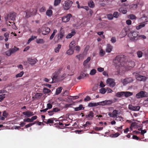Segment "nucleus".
<instances>
[{
    "mask_svg": "<svg viewBox=\"0 0 148 148\" xmlns=\"http://www.w3.org/2000/svg\"><path fill=\"white\" fill-rule=\"evenodd\" d=\"M46 10V8L45 7H42L39 10V11L40 12H44Z\"/></svg>",
    "mask_w": 148,
    "mask_h": 148,
    "instance_id": "obj_57",
    "label": "nucleus"
},
{
    "mask_svg": "<svg viewBox=\"0 0 148 148\" xmlns=\"http://www.w3.org/2000/svg\"><path fill=\"white\" fill-rule=\"evenodd\" d=\"M75 42L74 41H73L69 45V47L72 48V47L74 48V47L75 46Z\"/></svg>",
    "mask_w": 148,
    "mask_h": 148,
    "instance_id": "obj_43",
    "label": "nucleus"
},
{
    "mask_svg": "<svg viewBox=\"0 0 148 148\" xmlns=\"http://www.w3.org/2000/svg\"><path fill=\"white\" fill-rule=\"evenodd\" d=\"M47 108H48V109H50L52 108V105L51 104L49 103H47Z\"/></svg>",
    "mask_w": 148,
    "mask_h": 148,
    "instance_id": "obj_64",
    "label": "nucleus"
},
{
    "mask_svg": "<svg viewBox=\"0 0 148 148\" xmlns=\"http://www.w3.org/2000/svg\"><path fill=\"white\" fill-rule=\"evenodd\" d=\"M50 31V29L48 27H44L42 29V33L46 35L48 34Z\"/></svg>",
    "mask_w": 148,
    "mask_h": 148,
    "instance_id": "obj_14",
    "label": "nucleus"
},
{
    "mask_svg": "<svg viewBox=\"0 0 148 148\" xmlns=\"http://www.w3.org/2000/svg\"><path fill=\"white\" fill-rule=\"evenodd\" d=\"M36 38L37 36H32L29 39L27 43L28 44L30 43L31 41L33 40L34 39Z\"/></svg>",
    "mask_w": 148,
    "mask_h": 148,
    "instance_id": "obj_33",
    "label": "nucleus"
},
{
    "mask_svg": "<svg viewBox=\"0 0 148 148\" xmlns=\"http://www.w3.org/2000/svg\"><path fill=\"white\" fill-rule=\"evenodd\" d=\"M107 18L109 20H111L113 18V15L111 14H109L107 15Z\"/></svg>",
    "mask_w": 148,
    "mask_h": 148,
    "instance_id": "obj_44",
    "label": "nucleus"
},
{
    "mask_svg": "<svg viewBox=\"0 0 148 148\" xmlns=\"http://www.w3.org/2000/svg\"><path fill=\"white\" fill-rule=\"evenodd\" d=\"M100 102H98L97 103H92L90 102L88 104V106L90 107H92L96 106H100Z\"/></svg>",
    "mask_w": 148,
    "mask_h": 148,
    "instance_id": "obj_25",
    "label": "nucleus"
},
{
    "mask_svg": "<svg viewBox=\"0 0 148 148\" xmlns=\"http://www.w3.org/2000/svg\"><path fill=\"white\" fill-rule=\"evenodd\" d=\"M57 32V31L56 29H54L53 30V33H52L50 37V40H52L53 39L56 34V33Z\"/></svg>",
    "mask_w": 148,
    "mask_h": 148,
    "instance_id": "obj_32",
    "label": "nucleus"
},
{
    "mask_svg": "<svg viewBox=\"0 0 148 148\" xmlns=\"http://www.w3.org/2000/svg\"><path fill=\"white\" fill-rule=\"evenodd\" d=\"M16 14L15 12H11L10 13L5 16V18L6 21L10 19L12 21L15 19Z\"/></svg>",
    "mask_w": 148,
    "mask_h": 148,
    "instance_id": "obj_6",
    "label": "nucleus"
},
{
    "mask_svg": "<svg viewBox=\"0 0 148 148\" xmlns=\"http://www.w3.org/2000/svg\"><path fill=\"white\" fill-rule=\"evenodd\" d=\"M100 92L102 94H105L106 92V89L103 88H102L101 89H100Z\"/></svg>",
    "mask_w": 148,
    "mask_h": 148,
    "instance_id": "obj_48",
    "label": "nucleus"
},
{
    "mask_svg": "<svg viewBox=\"0 0 148 148\" xmlns=\"http://www.w3.org/2000/svg\"><path fill=\"white\" fill-rule=\"evenodd\" d=\"M19 49V48L14 47L13 48H10L5 52L6 55L8 56H10L12 54L15 53Z\"/></svg>",
    "mask_w": 148,
    "mask_h": 148,
    "instance_id": "obj_5",
    "label": "nucleus"
},
{
    "mask_svg": "<svg viewBox=\"0 0 148 148\" xmlns=\"http://www.w3.org/2000/svg\"><path fill=\"white\" fill-rule=\"evenodd\" d=\"M85 117L88 120H92L94 117V113L92 111H90L88 114L85 115Z\"/></svg>",
    "mask_w": 148,
    "mask_h": 148,
    "instance_id": "obj_19",
    "label": "nucleus"
},
{
    "mask_svg": "<svg viewBox=\"0 0 148 148\" xmlns=\"http://www.w3.org/2000/svg\"><path fill=\"white\" fill-rule=\"evenodd\" d=\"M107 84H109L110 86L112 87H114L115 85V83L113 79L111 78H108L106 81Z\"/></svg>",
    "mask_w": 148,
    "mask_h": 148,
    "instance_id": "obj_17",
    "label": "nucleus"
},
{
    "mask_svg": "<svg viewBox=\"0 0 148 148\" xmlns=\"http://www.w3.org/2000/svg\"><path fill=\"white\" fill-rule=\"evenodd\" d=\"M133 75L134 76L136 80L140 82H145L148 78V77L145 75H140L137 72L133 73Z\"/></svg>",
    "mask_w": 148,
    "mask_h": 148,
    "instance_id": "obj_1",
    "label": "nucleus"
},
{
    "mask_svg": "<svg viewBox=\"0 0 148 148\" xmlns=\"http://www.w3.org/2000/svg\"><path fill=\"white\" fill-rule=\"evenodd\" d=\"M97 70L99 72H102L104 71V69L103 68L100 67L97 68Z\"/></svg>",
    "mask_w": 148,
    "mask_h": 148,
    "instance_id": "obj_62",
    "label": "nucleus"
},
{
    "mask_svg": "<svg viewBox=\"0 0 148 148\" xmlns=\"http://www.w3.org/2000/svg\"><path fill=\"white\" fill-rule=\"evenodd\" d=\"M66 75V74L64 73L60 77L59 79L60 80H63L65 77Z\"/></svg>",
    "mask_w": 148,
    "mask_h": 148,
    "instance_id": "obj_60",
    "label": "nucleus"
},
{
    "mask_svg": "<svg viewBox=\"0 0 148 148\" xmlns=\"http://www.w3.org/2000/svg\"><path fill=\"white\" fill-rule=\"evenodd\" d=\"M113 16L115 18H117L119 16V13L117 12H114L113 13Z\"/></svg>",
    "mask_w": 148,
    "mask_h": 148,
    "instance_id": "obj_58",
    "label": "nucleus"
},
{
    "mask_svg": "<svg viewBox=\"0 0 148 148\" xmlns=\"http://www.w3.org/2000/svg\"><path fill=\"white\" fill-rule=\"evenodd\" d=\"M62 89V87H60L58 88L56 90V95H58L61 92Z\"/></svg>",
    "mask_w": 148,
    "mask_h": 148,
    "instance_id": "obj_35",
    "label": "nucleus"
},
{
    "mask_svg": "<svg viewBox=\"0 0 148 148\" xmlns=\"http://www.w3.org/2000/svg\"><path fill=\"white\" fill-rule=\"evenodd\" d=\"M45 123L46 124H48V123H52L53 124V120L52 119H48L47 121L46 122L45 121Z\"/></svg>",
    "mask_w": 148,
    "mask_h": 148,
    "instance_id": "obj_50",
    "label": "nucleus"
},
{
    "mask_svg": "<svg viewBox=\"0 0 148 148\" xmlns=\"http://www.w3.org/2000/svg\"><path fill=\"white\" fill-rule=\"evenodd\" d=\"M88 5L90 8H93L94 7V3L92 1H90L88 2Z\"/></svg>",
    "mask_w": 148,
    "mask_h": 148,
    "instance_id": "obj_34",
    "label": "nucleus"
},
{
    "mask_svg": "<svg viewBox=\"0 0 148 148\" xmlns=\"http://www.w3.org/2000/svg\"><path fill=\"white\" fill-rule=\"evenodd\" d=\"M5 94L0 95V102H1L3 100L5 97Z\"/></svg>",
    "mask_w": 148,
    "mask_h": 148,
    "instance_id": "obj_47",
    "label": "nucleus"
},
{
    "mask_svg": "<svg viewBox=\"0 0 148 148\" xmlns=\"http://www.w3.org/2000/svg\"><path fill=\"white\" fill-rule=\"evenodd\" d=\"M88 74H85L83 72H81L79 76L78 77L77 79L80 80L82 79H84L85 77H88Z\"/></svg>",
    "mask_w": 148,
    "mask_h": 148,
    "instance_id": "obj_20",
    "label": "nucleus"
},
{
    "mask_svg": "<svg viewBox=\"0 0 148 148\" xmlns=\"http://www.w3.org/2000/svg\"><path fill=\"white\" fill-rule=\"evenodd\" d=\"M61 45L60 44H58V45L57 47L55 48V52L56 53H58L60 49L61 48Z\"/></svg>",
    "mask_w": 148,
    "mask_h": 148,
    "instance_id": "obj_29",
    "label": "nucleus"
},
{
    "mask_svg": "<svg viewBox=\"0 0 148 148\" xmlns=\"http://www.w3.org/2000/svg\"><path fill=\"white\" fill-rule=\"evenodd\" d=\"M96 71L95 69L91 70L90 73V74L91 75H94L96 73Z\"/></svg>",
    "mask_w": 148,
    "mask_h": 148,
    "instance_id": "obj_52",
    "label": "nucleus"
},
{
    "mask_svg": "<svg viewBox=\"0 0 148 148\" xmlns=\"http://www.w3.org/2000/svg\"><path fill=\"white\" fill-rule=\"evenodd\" d=\"M76 34V32L74 30H73L72 32L69 33L66 36V38H71L73 36H74Z\"/></svg>",
    "mask_w": 148,
    "mask_h": 148,
    "instance_id": "obj_23",
    "label": "nucleus"
},
{
    "mask_svg": "<svg viewBox=\"0 0 148 148\" xmlns=\"http://www.w3.org/2000/svg\"><path fill=\"white\" fill-rule=\"evenodd\" d=\"M74 110L75 111H78L81 110H84V107H83L82 104H80L78 107L74 108Z\"/></svg>",
    "mask_w": 148,
    "mask_h": 148,
    "instance_id": "obj_26",
    "label": "nucleus"
},
{
    "mask_svg": "<svg viewBox=\"0 0 148 148\" xmlns=\"http://www.w3.org/2000/svg\"><path fill=\"white\" fill-rule=\"evenodd\" d=\"M42 94L41 93H37L35 95L36 98L39 99L42 96Z\"/></svg>",
    "mask_w": 148,
    "mask_h": 148,
    "instance_id": "obj_51",
    "label": "nucleus"
},
{
    "mask_svg": "<svg viewBox=\"0 0 148 148\" xmlns=\"http://www.w3.org/2000/svg\"><path fill=\"white\" fill-rule=\"evenodd\" d=\"M46 14L48 16L50 17L53 14V11L51 10H47L46 11Z\"/></svg>",
    "mask_w": 148,
    "mask_h": 148,
    "instance_id": "obj_28",
    "label": "nucleus"
},
{
    "mask_svg": "<svg viewBox=\"0 0 148 148\" xmlns=\"http://www.w3.org/2000/svg\"><path fill=\"white\" fill-rule=\"evenodd\" d=\"M60 110V109L57 108H53L52 110L50 111H48V112H57Z\"/></svg>",
    "mask_w": 148,
    "mask_h": 148,
    "instance_id": "obj_37",
    "label": "nucleus"
},
{
    "mask_svg": "<svg viewBox=\"0 0 148 148\" xmlns=\"http://www.w3.org/2000/svg\"><path fill=\"white\" fill-rule=\"evenodd\" d=\"M132 95V93L129 91H121L116 93V96L119 97H122L124 96L127 97Z\"/></svg>",
    "mask_w": 148,
    "mask_h": 148,
    "instance_id": "obj_2",
    "label": "nucleus"
},
{
    "mask_svg": "<svg viewBox=\"0 0 148 148\" xmlns=\"http://www.w3.org/2000/svg\"><path fill=\"white\" fill-rule=\"evenodd\" d=\"M129 18L132 20L136 19V16L133 14H131L129 15Z\"/></svg>",
    "mask_w": 148,
    "mask_h": 148,
    "instance_id": "obj_55",
    "label": "nucleus"
},
{
    "mask_svg": "<svg viewBox=\"0 0 148 148\" xmlns=\"http://www.w3.org/2000/svg\"><path fill=\"white\" fill-rule=\"evenodd\" d=\"M131 125L133 127H134L135 128H137L138 127L137 123L136 122H132Z\"/></svg>",
    "mask_w": 148,
    "mask_h": 148,
    "instance_id": "obj_56",
    "label": "nucleus"
},
{
    "mask_svg": "<svg viewBox=\"0 0 148 148\" xmlns=\"http://www.w3.org/2000/svg\"><path fill=\"white\" fill-rule=\"evenodd\" d=\"M105 54V51L102 49H101L99 51V55L101 56H103Z\"/></svg>",
    "mask_w": 148,
    "mask_h": 148,
    "instance_id": "obj_41",
    "label": "nucleus"
},
{
    "mask_svg": "<svg viewBox=\"0 0 148 148\" xmlns=\"http://www.w3.org/2000/svg\"><path fill=\"white\" fill-rule=\"evenodd\" d=\"M72 4L73 2L71 1H65L64 5V9L66 10H68Z\"/></svg>",
    "mask_w": 148,
    "mask_h": 148,
    "instance_id": "obj_9",
    "label": "nucleus"
},
{
    "mask_svg": "<svg viewBox=\"0 0 148 148\" xmlns=\"http://www.w3.org/2000/svg\"><path fill=\"white\" fill-rule=\"evenodd\" d=\"M124 58L123 55H119L116 57L114 62L116 65L120 66V65H121V63L124 61Z\"/></svg>",
    "mask_w": 148,
    "mask_h": 148,
    "instance_id": "obj_4",
    "label": "nucleus"
},
{
    "mask_svg": "<svg viewBox=\"0 0 148 148\" xmlns=\"http://www.w3.org/2000/svg\"><path fill=\"white\" fill-rule=\"evenodd\" d=\"M72 16L71 14H69L66 15L62 17V20L64 22H68Z\"/></svg>",
    "mask_w": 148,
    "mask_h": 148,
    "instance_id": "obj_11",
    "label": "nucleus"
},
{
    "mask_svg": "<svg viewBox=\"0 0 148 148\" xmlns=\"http://www.w3.org/2000/svg\"><path fill=\"white\" fill-rule=\"evenodd\" d=\"M120 135L119 133L117 132L114 134H112V137H116L119 136Z\"/></svg>",
    "mask_w": 148,
    "mask_h": 148,
    "instance_id": "obj_61",
    "label": "nucleus"
},
{
    "mask_svg": "<svg viewBox=\"0 0 148 148\" xmlns=\"http://www.w3.org/2000/svg\"><path fill=\"white\" fill-rule=\"evenodd\" d=\"M36 42L38 44H43L45 42V41L42 39H37Z\"/></svg>",
    "mask_w": 148,
    "mask_h": 148,
    "instance_id": "obj_30",
    "label": "nucleus"
},
{
    "mask_svg": "<svg viewBox=\"0 0 148 148\" xmlns=\"http://www.w3.org/2000/svg\"><path fill=\"white\" fill-rule=\"evenodd\" d=\"M134 81L132 77H127L123 80L121 82L123 83L124 85H125L127 84L132 82Z\"/></svg>",
    "mask_w": 148,
    "mask_h": 148,
    "instance_id": "obj_7",
    "label": "nucleus"
},
{
    "mask_svg": "<svg viewBox=\"0 0 148 148\" xmlns=\"http://www.w3.org/2000/svg\"><path fill=\"white\" fill-rule=\"evenodd\" d=\"M137 54L138 57L140 58L142 56L143 53L141 51H138L137 52Z\"/></svg>",
    "mask_w": 148,
    "mask_h": 148,
    "instance_id": "obj_45",
    "label": "nucleus"
},
{
    "mask_svg": "<svg viewBox=\"0 0 148 148\" xmlns=\"http://www.w3.org/2000/svg\"><path fill=\"white\" fill-rule=\"evenodd\" d=\"M58 73L56 72H55L52 75L51 78L52 79V81L49 82V83L51 84L55 82L58 79Z\"/></svg>",
    "mask_w": 148,
    "mask_h": 148,
    "instance_id": "obj_12",
    "label": "nucleus"
},
{
    "mask_svg": "<svg viewBox=\"0 0 148 148\" xmlns=\"http://www.w3.org/2000/svg\"><path fill=\"white\" fill-rule=\"evenodd\" d=\"M43 92L44 93H48L51 92V90L46 88H43Z\"/></svg>",
    "mask_w": 148,
    "mask_h": 148,
    "instance_id": "obj_40",
    "label": "nucleus"
},
{
    "mask_svg": "<svg viewBox=\"0 0 148 148\" xmlns=\"http://www.w3.org/2000/svg\"><path fill=\"white\" fill-rule=\"evenodd\" d=\"M103 127H95V130L99 131V130H102V129H103Z\"/></svg>",
    "mask_w": 148,
    "mask_h": 148,
    "instance_id": "obj_63",
    "label": "nucleus"
},
{
    "mask_svg": "<svg viewBox=\"0 0 148 148\" xmlns=\"http://www.w3.org/2000/svg\"><path fill=\"white\" fill-rule=\"evenodd\" d=\"M129 66L131 67H133L135 66V63L134 62L130 61L128 62Z\"/></svg>",
    "mask_w": 148,
    "mask_h": 148,
    "instance_id": "obj_42",
    "label": "nucleus"
},
{
    "mask_svg": "<svg viewBox=\"0 0 148 148\" xmlns=\"http://www.w3.org/2000/svg\"><path fill=\"white\" fill-rule=\"evenodd\" d=\"M140 20L143 22L148 21V13L143 14L142 16L140 18Z\"/></svg>",
    "mask_w": 148,
    "mask_h": 148,
    "instance_id": "obj_18",
    "label": "nucleus"
},
{
    "mask_svg": "<svg viewBox=\"0 0 148 148\" xmlns=\"http://www.w3.org/2000/svg\"><path fill=\"white\" fill-rule=\"evenodd\" d=\"M24 73V72L23 71H22L20 73L16 74V78H18V77H21Z\"/></svg>",
    "mask_w": 148,
    "mask_h": 148,
    "instance_id": "obj_49",
    "label": "nucleus"
},
{
    "mask_svg": "<svg viewBox=\"0 0 148 148\" xmlns=\"http://www.w3.org/2000/svg\"><path fill=\"white\" fill-rule=\"evenodd\" d=\"M90 60L91 58L90 57H88L87 59L84 61L83 63L84 65H86V64Z\"/></svg>",
    "mask_w": 148,
    "mask_h": 148,
    "instance_id": "obj_38",
    "label": "nucleus"
},
{
    "mask_svg": "<svg viewBox=\"0 0 148 148\" xmlns=\"http://www.w3.org/2000/svg\"><path fill=\"white\" fill-rule=\"evenodd\" d=\"M33 12V9H31L27 10L25 12L26 14V18H28L32 15H34V13Z\"/></svg>",
    "mask_w": 148,
    "mask_h": 148,
    "instance_id": "obj_15",
    "label": "nucleus"
},
{
    "mask_svg": "<svg viewBox=\"0 0 148 148\" xmlns=\"http://www.w3.org/2000/svg\"><path fill=\"white\" fill-rule=\"evenodd\" d=\"M64 30H62V28H61L60 32L57 35L58 40H62L64 36Z\"/></svg>",
    "mask_w": 148,
    "mask_h": 148,
    "instance_id": "obj_10",
    "label": "nucleus"
},
{
    "mask_svg": "<svg viewBox=\"0 0 148 148\" xmlns=\"http://www.w3.org/2000/svg\"><path fill=\"white\" fill-rule=\"evenodd\" d=\"M36 123V122H34L33 123H29L28 124L26 125L25 126L26 128H27L29 127H31L32 125H34Z\"/></svg>",
    "mask_w": 148,
    "mask_h": 148,
    "instance_id": "obj_54",
    "label": "nucleus"
},
{
    "mask_svg": "<svg viewBox=\"0 0 148 148\" xmlns=\"http://www.w3.org/2000/svg\"><path fill=\"white\" fill-rule=\"evenodd\" d=\"M74 51V48L69 47V49L67 50L66 52V53L69 55H71L73 54Z\"/></svg>",
    "mask_w": 148,
    "mask_h": 148,
    "instance_id": "obj_27",
    "label": "nucleus"
},
{
    "mask_svg": "<svg viewBox=\"0 0 148 148\" xmlns=\"http://www.w3.org/2000/svg\"><path fill=\"white\" fill-rule=\"evenodd\" d=\"M118 111L117 110H114L112 112L114 118L116 117L117 116V115L118 114Z\"/></svg>",
    "mask_w": 148,
    "mask_h": 148,
    "instance_id": "obj_36",
    "label": "nucleus"
},
{
    "mask_svg": "<svg viewBox=\"0 0 148 148\" xmlns=\"http://www.w3.org/2000/svg\"><path fill=\"white\" fill-rule=\"evenodd\" d=\"M27 60L29 64L32 65H34L38 61L35 58L32 59V58H27Z\"/></svg>",
    "mask_w": 148,
    "mask_h": 148,
    "instance_id": "obj_13",
    "label": "nucleus"
},
{
    "mask_svg": "<svg viewBox=\"0 0 148 148\" xmlns=\"http://www.w3.org/2000/svg\"><path fill=\"white\" fill-rule=\"evenodd\" d=\"M22 114L23 115L26 116L28 117L33 116L34 115L33 112H32L29 111L23 112Z\"/></svg>",
    "mask_w": 148,
    "mask_h": 148,
    "instance_id": "obj_21",
    "label": "nucleus"
},
{
    "mask_svg": "<svg viewBox=\"0 0 148 148\" xmlns=\"http://www.w3.org/2000/svg\"><path fill=\"white\" fill-rule=\"evenodd\" d=\"M140 108V107L139 106H131L129 107L130 110L134 111H138L139 110Z\"/></svg>",
    "mask_w": 148,
    "mask_h": 148,
    "instance_id": "obj_24",
    "label": "nucleus"
},
{
    "mask_svg": "<svg viewBox=\"0 0 148 148\" xmlns=\"http://www.w3.org/2000/svg\"><path fill=\"white\" fill-rule=\"evenodd\" d=\"M24 122H33L31 118H27V119H23Z\"/></svg>",
    "mask_w": 148,
    "mask_h": 148,
    "instance_id": "obj_53",
    "label": "nucleus"
},
{
    "mask_svg": "<svg viewBox=\"0 0 148 148\" xmlns=\"http://www.w3.org/2000/svg\"><path fill=\"white\" fill-rule=\"evenodd\" d=\"M113 103L111 100H108L100 102V106H104L106 105H110Z\"/></svg>",
    "mask_w": 148,
    "mask_h": 148,
    "instance_id": "obj_16",
    "label": "nucleus"
},
{
    "mask_svg": "<svg viewBox=\"0 0 148 148\" xmlns=\"http://www.w3.org/2000/svg\"><path fill=\"white\" fill-rule=\"evenodd\" d=\"M138 33L137 31H131L128 34V36L131 40L134 41L138 39Z\"/></svg>",
    "mask_w": 148,
    "mask_h": 148,
    "instance_id": "obj_3",
    "label": "nucleus"
},
{
    "mask_svg": "<svg viewBox=\"0 0 148 148\" xmlns=\"http://www.w3.org/2000/svg\"><path fill=\"white\" fill-rule=\"evenodd\" d=\"M119 12H122L123 14H125L127 12V10L124 9L123 8H119Z\"/></svg>",
    "mask_w": 148,
    "mask_h": 148,
    "instance_id": "obj_46",
    "label": "nucleus"
},
{
    "mask_svg": "<svg viewBox=\"0 0 148 148\" xmlns=\"http://www.w3.org/2000/svg\"><path fill=\"white\" fill-rule=\"evenodd\" d=\"M61 0H54V5L55 6L58 5L60 3Z\"/></svg>",
    "mask_w": 148,
    "mask_h": 148,
    "instance_id": "obj_39",
    "label": "nucleus"
},
{
    "mask_svg": "<svg viewBox=\"0 0 148 148\" xmlns=\"http://www.w3.org/2000/svg\"><path fill=\"white\" fill-rule=\"evenodd\" d=\"M147 93L143 91H141L136 95V97L137 98H141L147 96Z\"/></svg>",
    "mask_w": 148,
    "mask_h": 148,
    "instance_id": "obj_8",
    "label": "nucleus"
},
{
    "mask_svg": "<svg viewBox=\"0 0 148 148\" xmlns=\"http://www.w3.org/2000/svg\"><path fill=\"white\" fill-rule=\"evenodd\" d=\"M9 34L8 32H6L4 34V36L5 38V42L8 41L9 37Z\"/></svg>",
    "mask_w": 148,
    "mask_h": 148,
    "instance_id": "obj_31",
    "label": "nucleus"
},
{
    "mask_svg": "<svg viewBox=\"0 0 148 148\" xmlns=\"http://www.w3.org/2000/svg\"><path fill=\"white\" fill-rule=\"evenodd\" d=\"M111 42L112 43H114L116 41V38L114 37H112L111 40Z\"/></svg>",
    "mask_w": 148,
    "mask_h": 148,
    "instance_id": "obj_59",
    "label": "nucleus"
},
{
    "mask_svg": "<svg viewBox=\"0 0 148 148\" xmlns=\"http://www.w3.org/2000/svg\"><path fill=\"white\" fill-rule=\"evenodd\" d=\"M113 47L110 44H107L106 49V52L108 53L112 51Z\"/></svg>",
    "mask_w": 148,
    "mask_h": 148,
    "instance_id": "obj_22",
    "label": "nucleus"
}]
</instances>
